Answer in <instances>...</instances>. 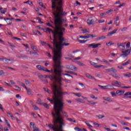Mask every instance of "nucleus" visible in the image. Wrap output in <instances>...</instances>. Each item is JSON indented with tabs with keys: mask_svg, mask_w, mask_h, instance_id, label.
I'll list each match as a JSON object with an SVG mask.
<instances>
[{
	"mask_svg": "<svg viewBox=\"0 0 131 131\" xmlns=\"http://www.w3.org/2000/svg\"><path fill=\"white\" fill-rule=\"evenodd\" d=\"M57 3L59 7L58 9V13L55 11L53 12L54 24L56 26L55 28L56 29H61L60 26H62L63 25L62 17L64 16L63 15V8L62 7H63V0H51L52 8L53 10H56Z\"/></svg>",
	"mask_w": 131,
	"mask_h": 131,
	"instance_id": "obj_1",
	"label": "nucleus"
},
{
	"mask_svg": "<svg viewBox=\"0 0 131 131\" xmlns=\"http://www.w3.org/2000/svg\"><path fill=\"white\" fill-rule=\"evenodd\" d=\"M64 108V102L58 101V103H54V105L53 107L54 111L51 112V114L52 117H55L56 119V121L59 122L60 124H62L66 125L65 120L64 118L62 116V114L64 117H68V114L67 112L63 110ZM62 113V114H61Z\"/></svg>",
	"mask_w": 131,
	"mask_h": 131,
	"instance_id": "obj_2",
	"label": "nucleus"
},
{
	"mask_svg": "<svg viewBox=\"0 0 131 131\" xmlns=\"http://www.w3.org/2000/svg\"><path fill=\"white\" fill-rule=\"evenodd\" d=\"M53 67L54 68V73L55 75H58V78L56 76V79H53V82L55 84L57 83L58 85V88H62V85H63V84H62V79H63V78H62V72H63L62 63L61 61L56 62L53 64Z\"/></svg>",
	"mask_w": 131,
	"mask_h": 131,
	"instance_id": "obj_3",
	"label": "nucleus"
},
{
	"mask_svg": "<svg viewBox=\"0 0 131 131\" xmlns=\"http://www.w3.org/2000/svg\"><path fill=\"white\" fill-rule=\"evenodd\" d=\"M52 94L54 96V100L55 103L58 102H63V95H68V92H62V88L58 87L57 84H54L52 86Z\"/></svg>",
	"mask_w": 131,
	"mask_h": 131,
	"instance_id": "obj_4",
	"label": "nucleus"
},
{
	"mask_svg": "<svg viewBox=\"0 0 131 131\" xmlns=\"http://www.w3.org/2000/svg\"><path fill=\"white\" fill-rule=\"evenodd\" d=\"M60 29H56V30L53 31L52 33L53 34V40L57 39V34L58 35V40H60L61 42H62V41H65V38H64L63 36H64V32L66 29L65 28H61V26H60Z\"/></svg>",
	"mask_w": 131,
	"mask_h": 131,
	"instance_id": "obj_5",
	"label": "nucleus"
},
{
	"mask_svg": "<svg viewBox=\"0 0 131 131\" xmlns=\"http://www.w3.org/2000/svg\"><path fill=\"white\" fill-rule=\"evenodd\" d=\"M59 43H58V39H55L53 40V42L52 43L55 49H58V53L60 57V61L62 60V57H63V54H62V50H63V47L65 46L67 47L70 45V43H63L64 41L61 42V40H59Z\"/></svg>",
	"mask_w": 131,
	"mask_h": 131,
	"instance_id": "obj_6",
	"label": "nucleus"
},
{
	"mask_svg": "<svg viewBox=\"0 0 131 131\" xmlns=\"http://www.w3.org/2000/svg\"><path fill=\"white\" fill-rule=\"evenodd\" d=\"M48 46L50 49H51V50H52V52L53 53V55H54L53 57V63L55 64L56 63L61 62L60 53L58 52L59 49H56V50H55V48H53L49 44H48Z\"/></svg>",
	"mask_w": 131,
	"mask_h": 131,
	"instance_id": "obj_7",
	"label": "nucleus"
},
{
	"mask_svg": "<svg viewBox=\"0 0 131 131\" xmlns=\"http://www.w3.org/2000/svg\"><path fill=\"white\" fill-rule=\"evenodd\" d=\"M53 117V125L52 124H49L48 126L50 127V128H51V129H53L54 131H56L58 129V126L57 124H59L60 125V122H57V119L55 118V117Z\"/></svg>",
	"mask_w": 131,
	"mask_h": 131,
	"instance_id": "obj_8",
	"label": "nucleus"
},
{
	"mask_svg": "<svg viewBox=\"0 0 131 131\" xmlns=\"http://www.w3.org/2000/svg\"><path fill=\"white\" fill-rule=\"evenodd\" d=\"M105 71H106L107 72H109V73L112 72L110 75H111L113 77H116V78H120L119 76H118V75L116 74V72H117V71H116V70L114 68L105 69Z\"/></svg>",
	"mask_w": 131,
	"mask_h": 131,
	"instance_id": "obj_9",
	"label": "nucleus"
},
{
	"mask_svg": "<svg viewBox=\"0 0 131 131\" xmlns=\"http://www.w3.org/2000/svg\"><path fill=\"white\" fill-rule=\"evenodd\" d=\"M45 78H49L51 81H54V79H57V76L54 75H44Z\"/></svg>",
	"mask_w": 131,
	"mask_h": 131,
	"instance_id": "obj_10",
	"label": "nucleus"
},
{
	"mask_svg": "<svg viewBox=\"0 0 131 131\" xmlns=\"http://www.w3.org/2000/svg\"><path fill=\"white\" fill-rule=\"evenodd\" d=\"M88 48H92V49H97V48H99V46H101V43H97L95 44V43L92 44H86Z\"/></svg>",
	"mask_w": 131,
	"mask_h": 131,
	"instance_id": "obj_11",
	"label": "nucleus"
},
{
	"mask_svg": "<svg viewBox=\"0 0 131 131\" xmlns=\"http://www.w3.org/2000/svg\"><path fill=\"white\" fill-rule=\"evenodd\" d=\"M130 51H131V47L130 49H127L125 51H122V54L121 55V56H124L125 57H127L128 55L130 54Z\"/></svg>",
	"mask_w": 131,
	"mask_h": 131,
	"instance_id": "obj_12",
	"label": "nucleus"
},
{
	"mask_svg": "<svg viewBox=\"0 0 131 131\" xmlns=\"http://www.w3.org/2000/svg\"><path fill=\"white\" fill-rule=\"evenodd\" d=\"M97 36L91 34H87V36H80V38H90V37H97Z\"/></svg>",
	"mask_w": 131,
	"mask_h": 131,
	"instance_id": "obj_13",
	"label": "nucleus"
},
{
	"mask_svg": "<svg viewBox=\"0 0 131 131\" xmlns=\"http://www.w3.org/2000/svg\"><path fill=\"white\" fill-rule=\"evenodd\" d=\"M4 63L7 65H10L11 64H13V61L11 59L5 58L4 59Z\"/></svg>",
	"mask_w": 131,
	"mask_h": 131,
	"instance_id": "obj_14",
	"label": "nucleus"
},
{
	"mask_svg": "<svg viewBox=\"0 0 131 131\" xmlns=\"http://www.w3.org/2000/svg\"><path fill=\"white\" fill-rule=\"evenodd\" d=\"M95 22V20L94 19H92V18H90L87 20V23L88 25H94Z\"/></svg>",
	"mask_w": 131,
	"mask_h": 131,
	"instance_id": "obj_15",
	"label": "nucleus"
},
{
	"mask_svg": "<svg viewBox=\"0 0 131 131\" xmlns=\"http://www.w3.org/2000/svg\"><path fill=\"white\" fill-rule=\"evenodd\" d=\"M63 126H65V125H63L62 124H60V125L58 126V128L56 131H63Z\"/></svg>",
	"mask_w": 131,
	"mask_h": 131,
	"instance_id": "obj_16",
	"label": "nucleus"
},
{
	"mask_svg": "<svg viewBox=\"0 0 131 131\" xmlns=\"http://www.w3.org/2000/svg\"><path fill=\"white\" fill-rule=\"evenodd\" d=\"M112 85H113V86H118L119 88H122V89H131L130 86H118L117 85L114 84V83H112Z\"/></svg>",
	"mask_w": 131,
	"mask_h": 131,
	"instance_id": "obj_17",
	"label": "nucleus"
},
{
	"mask_svg": "<svg viewBox=\"0 0 131 131\" xmlns=\"http://www.w3.org/2000/svg\"><path fill=\"white\" fill-rule=\"evenodd\" d=\"M36 68L37 69H38V70H42L43 71H46V68H45L43 66L37 65L36 66Z\"/></svg>",
	"mask_w": 131,
	"mask_h": 131,
	"instance_id": "obj_18",
	"label": "nucleus"
},
{
	"mask_svg": "<svg viewBox=\"0 0 131 131\" xmlns=\"http://www.w3.org/2000/svg\"><path fill=\"white\" fill-rule=\"evenodd\" d=\"M117 31V29H115L111 32H110L107 34V36H111L113 34H114L116 33V32Z\"/></svg>",
	"mask_w": 131,
	"mask_h": 131,
	"instance_id": "obj_19",
	"label": "nucleus"
},
{
	"mask_svg": "<svg viewBox=\"0 0 131 131\" xmlns=\"http://www.w3.org/2000/svg\"><path fill=\"white\" fill-rule=\"evenodd\" d=\"M124 93H125V91H117L116 92V94L117 95H118V94H120L119 95V96H121V95H123V94H124Z\"/></svg>",
	"mask_w": 131,
	"mask_h": 131,
	"instance_id": "obj_20",
	"label": "nucleus"
},
{
	"mask_svg": "<svg viewBox=\"0 0 131 131\" xmlns=\"http://www.w3.org/2000/svg\"><path fill=\"white\" fill-rule=\"evenodd\" d=\"M118 21H119V17L118 16H116V18H115L114 24L116 25V26H118V24H117Z\"/></svg>",
	"mask_w": 131,
	"mask_h": 131,
	"instance_id": "obj_21",
	"label": "nucleus"
},
{
	"mask_svg": "<svg viewBox=\"0 0 131 131\" xmlns=\"http://www.w3.org/2000/svg\"><path fill=\"white\" fill-rule=\"evenodd\" d=\"M30 127L31 128V127H32L33 128V129H34V128H36V126H35V124L34 123V122H30Z\"/></svg>",
	"mask_w": 131,
	"mask_h": 131,
	"instance_id": "obj_22",
	"label": "nucleus"
},
{
	"mask_svg": "<svg viewBox=\"0 0 131 131\" xmlns=\"http://www.w3.org/2000/svg\"><path fill=\"white\" fill-rule=\"evenodd\" d=\"M54 96L53 97V99H51L49 98H47V100H48V101H49V102H50V103H52V104H54L53 105V107H54V106L55 105V103H56V101H55V100H54Z\"/></svg>",
	"mask_w": 131,
	"mask_h": 131,
	"instance_id": "obj_23",
	"label": "nucleus"
},
{
	"mask_svg": "<svg viewBox=\"0 0 131 131\" xmlns=\"http://www.w3.org/2000/svg\"><path fill=\"white\" fill-rule=\"evenodd\" d=\"M17 58L21 59L22 58H28V56L24 54H19V55H17Z\"/></svg>",
	"mask_w": 131,
	"mask_h": 131,
	"instance_id": "obj_24",
	"label": "nucleus"
},
{
	"mask_svg": "<svg viewBox=\"0 0 131 131\" xmlns=\"http://www.w3.org/2000/svg\"><path fill=\"white\" fill-rule=\"evenodd\" d=\"M103 100L107 101V102H113V101L110 98V97H103Z\"/></svg>",
	"mask_w": 131,
	"mask_h": 131,
	"instance_id": "obj_25",
	"label": "nucleus"
},
{
	"mask_svg": "<svg viewBox=\"0 0 131 131\" xmlns=\"http://www.w3.org/2000/svg\"><path fill=\"white\" fill-rule=\"evenodd\" d=\"M86 76L88 78H91V79H94V80H96L95 78L94 77H93V76L91 75L90 74H86Z\"/></svg>",
	"mask_w": 131,
	"mask_h": 131,
	"instance_id": "obj_26",
	"label": "nucleus"
},
{
	"mask_svg": "<svg viewBox=\"0 0 131 131\" xmlns=\"http://www.w3.org/2000/svg\"><path fill=\"white\" fill-rule=\"evenodd\" d=\"M102 67H103V68H107V67H106L105 66H103L102 64H100V65H98V66H94L95 68H101Z\"/></svg>",
	"mask_w": 131,
	"mask_h": 131,
	"instance_id": "obj_27",
	"label": "nucleus"
},
{
	"mask_svg": "<svg viewBox=\"0 0 131 131\" xmlns=\"http://www.w3.org/2000/svg\"><path fill=\"white\" fill-rule=\"evenodd\" d=\"M77 64H78V65H79V66H82V67H85V64L79 61H77Z\"/></svg>",
	"mask_w": 131,
	"mask_h": 131,
	"instance_id": "obj_28",
	"label": "nucleus"
},
{
	"mask_svg": "<svg viewBox=\"0 0 131 131\" xmlns=\"http://www.w3.org/2000/svg\"><path fill=\"white\" fill-rule=\"evenodd\" d=\"M27 92L29 96H32V91L30 89H28V88L26 89Z\"/></svg>",
	"mask_w": 131,
	"mask_h": 131,
	"instance_id": "obj_29",
	"label": "nucleus"
},
{
	"mask_svg": "<svg viewBox=\"0 0 131 131\" xmlns=\"http://www.w3.org/2000/svg\"><path fill=\"white\" fill-rule=\"evenodd\" d=\"M31 49H32L33 50H34V52H38V50L37 49L36 47L31 45Z\"/></svg>",
	"mask_w": 131,
	"mask_h": 131,
	"instance_id": "obj_30",
	"label": "nucleus"
},
{
	"mask_svg": "<svg viewBox=\"0 0 131 131\" xmlns=\"http://www.w3.org/2000/svg\"><path fill=\"white\" fill-rule=\"evenodd\" d=\"M43 90L45 92H47V93H48V94H52V91L50 90H49V89L48 88H43Z\"/></svg>",
	"mask_w": 131,
	"mask_h": 131,
	"instance_id": "obj_31",
	"label": "nucleus"
},
{
	"mask_svg": "<svg viewBox=\"0 0 131 131\" xmlns=\"http://www.w3.org/2000/svg\"><path fill=\"white\" fill-rule=\"evenodd\" d=\"M24 4H28L29 5H30V6H33V3H32V2H31L29 0H28L27 2H24Z\"/></svg>",
	"mask_w": 131,
	"mask_h": 131,
	"instance_id": "obj_32",
	"label": "nucleus"
},
{
	"mask_svg": "<svg viewBox=\"0 0 131 131\" xmlns=\"http://www.w3.org/2000/svg\"><path fill=\"white\" fill-rule=\"evenodd\" d=\"M129 63H130V60H128L127 61H126L125 63H123L122 64V66H126V65H127L128 64H129Z\"/></svg>",
	"mask_w": 131,
	"mask_h": 131,
	"instance_id": "obj_33",
	"label": "nucleus"
},
{
	"mask_svg": "<svg viewBox=\"0 0 131 131\" xmlns=\"http://www.w3.org/2000/svg\"><path fill=\"white\" fill-rule=\"evenodd\" d=\"M106 38V37L105 36H101L97 38L98 40H101V39H105Z\"/></svg>",
	"mask_w": 131,
	"mask_h": 131,
	"instance_id": "obj_34",
	"label": "nucleus"
},
{
	"mask_svg": "<svg viewBox=\"0 0 131 131\" xmlns=\"http://www.w3.org/2000/svg\"><path fill=\"white\" fill-rule=\"evenodd\" d=\"M43 106H44V107H45V108H47V109H49L50 106H51V105L45 103H43Z\"/></svg>",
	"mask_w": 131,
	"mask_h": 131,
	"instance_id": "obj_35",
	"label": "nucleus"
},
{
	"mask_svg": "<svg viewBox=\"0 0 131 131\" xmlns=\"http://www.w3.org/2000/svg\"><path fill=\"white\" fill-rule=\"evenodd\" d=\"M36 20H38V23H41V24H43V21H41V19L40 17H37Z\"/></svg>",
	"mask_w": 131,
	"mask_h": 131,
	"instance_id": "obj_36",
	"label": "nucleus"
},
{
	"mask_svg": "<svg viewBox=\"0 0 131 131\" xmlns=\"http://www.w3.org/2000/svg\"><path fill=\"white\" fill-rule=\"evenodd\" d=\"M46 25H47V26H49V27H51L52 28H53V29H56V27H55L53 26L52 25H51L50 23L46 24Z\"/></svg>",
	"mask_w": 131,
	"mask_h": 131,
	"instance_id": "obj_37",
	"label": "nucleus"
},
{
	"mask_svg": "<svg viewBox=\"0 0 131 131\" xmlns=\"http://www.w3.org/2000/svg\"><path fill=\"white\" fill-rule=\"evenodd\" d=\"M124 76H125L126 77H131V73H127V74H124Z\"/></svg>",
	"mask_w": 131,
	"mask_h": 131,
	"instance_id": "obj_38",
	"label": "nucleus"
},
{
	"mask_svg": "<svg viewBox=\"0 0 131 131\" xmlns=\"http://www.w3.org/2000/svg\"><path fill=\"white\" fill-rule=\"evenodd\" d=\"M36 103L38 105H42L41 104V99L40 98H38L37 100Z\"/></svg>",
	"mask_w": 131,
	"mask_h": 131,
	"instance_id": "obj_39",
	"label": "nucleus"
},
{
	"mask_svg": "<svg viewBox=\"0 0 131 131\" xmlns=\"http://www.w3.org/2000/svg\"><path fill=\"white\" fill-rule=\"evenodd\" d=\"M67 120H68L69 121H71V122H74L75 123H76V121L73 120L72 118H68Z\"/></svg>",
	"mask_w": 131,
	"mask_h": 131,
	"instance_id": "obj_40",
	"label": "nucleus"
},
{
	"mask_svg": "<svg viewBox=\"0 0 131 131\" xmlns=\"http://www.w3.org/2000/svg\"><path fill=\"white\" fill-rule=\"evenodd\" d=\"M76 69H77V68H76L75 66H71V69L70 70H76Z\"/></svg>",
	"mask_w": 131,
	"mask_h": 131,
	"instance_id": "obj_41",
	"label": "nucleus"
},
{
	"mask_svg": "<svg viewBox=\"0 0 131 131\" xmlns=\"http://www.w3.org/2000/svg\"><path fill=\"white\" fill-rule=\"evenodd\" d=\"M78 41L80 42V43H84V42H86V41H88V40H78Z\"/></svg>",
	"mask_w": 131,
	"mask_h": 131,
	"instance_id": "obj_42",
	"label": "nucleus"
},
{
	"mask_svg": "<svg viewBox=\"0 0 131 131\" xmlns=\"http://www.w3.org/2000/svg\"><path fill=\"white\" fill-rule=\"evenodd\" d=\"M75 96H77V97H78V98H80V97L81 96V93H73Z\"/></svg>",
	"mask_w": 131,
	"mask_h": 131,
	"instance_id": "obj_43",
	"label": "nucleus"
},
{
	"mask_svg": "<svg viewBox=\"0 0 131 131\" xmlns=\"http://www.w3.org/2000/svg\"><path fill=\"white\" fill-rule=\"evenodd\" d=\"M7 12V8H4L3 10L1 11V14H6Z\"/></svg>",
	"mask_w": 131,
	"mask_h": 131,
	"instance_id": "obj_44",
	"label": "nucleus"
},
{
	"mask_svg": "<svg viewBox=\"0 0 131 131\" xmlns=\"http://www.w3.org/2000/svg\"><path fill=\"white\" fill-rule=\"evenodd\" d=\"M39 6H40L42 8H43V9H46V6H45V5H43V3H42V2H39Z\"/></svg>",
	"mask_w": 131,
	"mask_h": 131,
	"instance_id": "obj_45",
	"label": "nucleus"
},
{
	"mask_svg": "<svg viewBox=\"0 0 131 131\" xmlns=\"http://www.w3.org/2000/svg\"><path fill=\"white\" fill-rule=\"evenodd\" d=\"M87 102H88V103H91V104H92V105H96V104L97 103V102H95L93 101H89L88 100Z\"/></svg>",
	"mask_w": 131,
	"mask_h": 131,
	"instance_id": "obj_46",
	"label": "nucleus"
},
{
	"mask_svg": "<svg viewBox=\"0 0 131 131\" xmlns=\"http://www.w3.org/2000/svg\"><path fill=\"white\" fill-rule=\"evenodd\" d=\"M25 81L26 84H29L30 85H31V83H30V82L29 81V80L27 79H25Z\"/></svg>",
	"mask_w": 131,
	"mask_h": 131,
	"instance_id": "obj_47",
	"label": "nucleus"
},
{
	"mask_svg": "<svg viewBox=\"0 0 131 131\" xmlns=\"http://www.w3.org/2000/svg\"><path fill=\"white\" fill-rule=\"evenodd\" d=\"M121 123L122 124V125H127V124H128V122H125L124 121H122Z\"/></svg>",
	"mask_w": 131,
	"mask_h": 131,
	"instance_id": "obj_48",
	"label": "nucleus"
},
{
	"mask_svg": "<svg viewBox=\"0 0 131 131\" xmlns=\"http://www.w3.org/2000/svg\"><path fill=\"white\" fill-rule=\"evenodd\" d=\"M98 86L101 89H103V90H106L107 89V86H102L101 85H98Z\"/></svg>",
	"mask_w": 131,
	"mask_h": 131,
	"instance_id": "obj_49",
	"label": "nucleus"
},
{
	"mask_svg": "<svg viewBox=\"0 0 131 131\" xmlns=\"http://www.w3.org/2000/svg\"><path fill=\"white\" fill-rule=\"evenodd\" d=\"M114 82L115 83V84H118V85H121V82H119L118 81H114Z\"/></svg>",
	"mask_w": 131,
	"mask_h": 131,
	"instance_id": "obj_50",
	"label": "nucleus"
},
{
	"mask_svg": "<svg viewBox=\"0 0 131 131\" xmlns=\"http://www.w3.org/2000/svg\"><path fill=\"white\" fill-rule=\"evenodd\" d=\"M8 45H9V46L10 47H11L12 48H16V46H15L14 45H13L12 43L10 42H8Z\"/></svg>",
	"mask_w": 131,
	"mask_h": 131,
	"instance_id": "obj_51",
	"label": "nucleus"
},
{
	"mask_svg": "<svg viewBox=\"0 0 131 131\" xmlns=\"http://www.w3.org/2000/svg\"><path fill=\"white\" fill-rule=\"evenodd\" d=\"M76 101H77L78 102H80L81 103H83V100L80 99V98H77Z\"/></svg>",
	"mask_w": 131,
	"mask_h": 131,
	"instance_id": "obj_52",
	"label": "nucleus"
},
{
	"mask_svg": "<svg viewBox=\"0 0 131 131\" xmlns=\"http://www.w3.org/2000/svg\"><path fill=\"white\" fill-rule=\"evenodd\" d=\"M75 130H77V131H82V128H79L78 127H76L75 128Z\"/></svg>",
	"mask_w": 131,
	"mask_h": 131,
	"instance_id": "obj_53",
	"label": "nucleus"
},
{
	"mask_svg": "<svg viewBox=\"0 0 131 131\" xmlns=\"http://www.w3.org/2000/svg\"><path fill=\"white\" fill-rule=\"evenodd\" d=\"M45 71H46V72H51V73H52V72H53V71H54V70L53 69L49 70H48V69L46 68Z\"/></svg>",
	"mask_w": 131,
	"mask_h": 131,
	"instance_id": "obj_54",
	"label": "nucleus"
},
{
	"mask_svg": "<svg viewBox=\"0 0 131 131\" xmlns=\"http://www.w3.org/2000/svg\"><path fill=\"white\" fill-rule=\"evenodd\" d=\"M102 61L104 62V63H105V64H107L108 65H110V63L108 62V61L105 60V59H103Z\"/></svg>",
	"mask_w": 131,
	"mask_h": 131,
	"instance_id": "obj_55",
	"label": "nucleus"
},
{
	"mask_svg": "<svg viewBox=\"0 0 131 131\" xmlns=\"http://www.w3.org/2000/svg\"><path fill=\"white\" fill-rule=\"evenodd\" d=\"M85 123L88 125V126H89V127H93V126H92L91 124H90V123H89V122L88 121H85Z\"/></svg>",
	"mask_w": 131,
	"mask_h": 131,
	"instance_id": "obj_56",
	"label": "nucleus"
},
{
	"mask_svg": "<svg viewBox=\"0 0 131 131\" xmlns=\"http://www.w3.org/2000/svg\"><path fill=\"white\" fill-rule=\"evenodd\" d=\"M131 96V92H128L126 93L125 94H124V96Z\"/></svg>",
	"mask_w": 131,
	"mask_h": 131,
	"instance_id": "obj_57",
	"label": "nucleus"
},
{
	"mask_svg": "<svg viewBox=\"0 0 131 131\" xmlns=\"http://www.w3.org/2000/svg\"><path fill=\"white\" fill-rule=\"evenodd\" d=\"M82 31H83V33H90V31H88L87 29L82 30Z\"/></svg>",
	"mask_w": 131,
	"mask_h": 131,
	"instance_id": "obj_58",
	"label": "nucleus"
},
{
	"mask_svg": "<svg viewBox=\"0 0 131 131\" xmlns=\"http://www.w3.org/2000/svg\"><path fill=\"white\" fill-rule=\"evenodd\" d=\"M33 107L35 110H39V108H38L36 105H33Z\"/></svg>",
	"mask_w": 131,
	"mask_h": 131,
	"instance_id": "obj_59",
	"label": "nucleus"
},
{
	"mask_svg": "<svg viewBox=\"0 0 131 131\" xmlns=\"http://www.w3.org/2000/svg\"><path fill=\"white\" fill-rule=\"evenodd\" d=\"M90 97L91 98V99H95V100H97L98 99V97H95V95H91Z\"/></svg>",
	"mask_w": 131,
	"mask_h": 131,
	"instance_id": "obj_60",
	"label": "nucleus"
},
{
	"mask_svg": "<svg viewBox=\"0 0 131 131\" xmlns=\"http://www.w3.org/2000/svg\"><path fill=\"white\" fill-rule=\"evenodd\" d=\"M112 97H116V94H115V92H112L111 93Z\"/></svg>",
	"mask_w": 131,
	"mask_h": 131,
	"instance_id": "obj_61",
	"label": "nucleus"
},
{
	"mask_svg": "<svg viewBox=\"0 0 131 131\" xmlns=\"http://www.w3.org/2000/svg\"><path fill=\"white\" fill-rule=\"evenodd\" d=\"M97 117H98L99 118H104V117H105V116H103L102 115H99L97 116Z\"/></svg>",
	"mask_w": 131,
	"mask_h": 131,
	"instance_id": "obj_62",
	"label": "nucleus"
},
{
	"mask_svg": "<svg viewBox=\"0 0 131 131\" xmlns=\"http://www.w3.org/2000/svg\"><path fill=\"white\" fill-rule=\"evenodd\" d=\"M20 84H21V86H23V88H24L25 89H26V90H27V87L26 86V85H25V84H24V83H23V82H21L20 83Z\"/></svg>",
	"mask_w": 131,
	"mask_h": 131,
	"instance_id": "obj_63",
	"label": "nucleus"
},
{
	"mask_svg": "<svg viewBox=\"0 0 131 131\" xmlns=\"http://www.w3.org/2000/svg\"><path fill=\"white\" fill-rule=\"evenodd\" d=\"M33 131H39V129L36 127V128L33 129Z\"/></svg>",
	"mask_w": 131,
	"mask_h": 131,
	"instance_id": "obj_64",
	"label": "nucleus"
}]
</instances>
